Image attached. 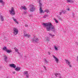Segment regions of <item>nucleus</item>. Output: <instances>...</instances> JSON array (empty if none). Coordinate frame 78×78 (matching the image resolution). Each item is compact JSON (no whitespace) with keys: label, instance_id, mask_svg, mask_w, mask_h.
Here are the masks:
<instances>
[{"label":"nucleus","instance_id":"nucleus-1","mask_svg":"<svg viewBox=\"0 0 78 78\" xmlns=\"http://www.w3.org/2000/svg\"><path fill=\"white\" fill-rule=\"evenodd\" d=\"M43 25L45 27H46V28L47 31H50V30H51L53 31L54 33L55 32V27L53 26V25L51 24V23H43Z\"/></svg>","mask_w":78,"mask_h":78},{"label":"nucleus","instance_id":"nucleus-2","mask_svg":"<svg viewBox=\"0 0 78 78\" xmlns=\"http://www.w3.org/2000/svg\"><path fill=\"white\" fill-rule=\"evenodd\" d=\"M10 12V14L11 15H15V12L14 10V8L12 7L11 9V10L9 11Z\"/></svg>","mask_w":78,"mask_h":78},{"label":"nucleus","instance_id":"nucleus-3","mask_svg":"<svg viewBox=\"0 0 78 78\" xmlns=\"http://www.w3.org/2000/svg\"><path fill=\"white\" fill-rule=\"evenodd\" d=\"M13 31H14V34H15V35H17V34H18V31L17 29L16 28H13Z\"/></svg>","mask_w":78,"mask_h":78},{"label":"nucleus","instance_id":"nucleus-4","mask_svg":"<svg viewBox=\"0 0 78 78\" xmlns=\"http://www.w3.org/2000/svg\"><path fill=\"white\" fill-rule=\"evenodd\" d=\"M35 36H34V39H33L32 41V42H36V43L37 42H38V41H39V39L37 38H35Z\"/></svg>","mask_w":78,"mask_h":78},{"label":"nucleus","instance_id":"nucleus-5","mask_svg":"<svg viewBox=\"0 0 78 78\" xmlns=\"http://www.w3.org/2000/svg\"><path fill=\"white\" fill-rule=\"evenodd\" d=\"M52 57L54 59H55V61L56 62V63H58V61H59V59L56 57L55 55H53Z\"/></svg>","mask_w":78,"mask_h":78},{"label":"nucleus","instance_id":"nucleus-6","mask_svg":"<svg viewBox=\"0 0 78 78\" xmlns=\"http://www.w3.org/2000/svg\"><path fill=\"white\" fill-rule=\"evenodd\" d=\"M23 74L24 75H26V77H27V78H28V77H29V75H28L27 71L24 72Z\"/></svg>","mask_w":78,"mask_h":78},{"label":"nucleus","instance_id":"nucleus-7","mask_svg":"<svg viewBox=\"0 0 78 78\" xmlns=\"http://www.w3.org/2000/svg\"><path fill=\"white\" fill-rule=\"evenodd\" d=\"M41 0H38L39 1V6L40 8L42 7V4L41 3Z\"/></svg>","mask_w":78,"mask_h":78},{"label":"nucleus","instance_id":"nucleus-8","mask_svg":"<svg viewBox=\"0 0 78 78\" xmlns=\"http://www.w3.org/2000/svg\"><path fill=\"white\" fill-rule=\"evenodd\" d=\"M10 66L11 67H13V68H14V69L16 68V66L14 65V64H11L10 65Z\"/></svg>","mask_w":78,"mask_h":78},{"label":"nucleus","instance_id":"nucleus-9","mask_svg":"<svg viewBox=\"0 0 78 78\" xmlns=\"http://www.w3.org/2000/svg\"><path fill=\"white\" fill-rule=\"evenodd\" d=\"M3 50H5V51H6V52H7V53H10L11 52V51L8 50L7 49H3Z\"/></svg>","mask_w":78,"mask_h":78},{"label":"nucleus","instance_id":"nucleus-10","mask_svg":"<svg viewBox=\"0 0 78 78\" xmlns=\"http://www.w3.org/2000/svg\"><path fill=\"white\" fill-rule=\"evenodd\" d=\"M66 61V63L68 65H69L70 64V62L68 60L65 59Z\"/></svg>","mask_w":78,"mask_h":78},{"label":"nucleus","instance_id":"nucleus-11","mask_svg":"<svg viewBox=\"0 0 78 78\" xmlns=\"http://www.w3.org/2000/svg\"><path fill=\"white\" fill-rule=\"evenodd\" d=\"M35 9V8H34V7H31V8L30 9V12H33V11Z\"/></svg>","mask_w":78,"mask_h":78},{"label":"nucleus","instance_id":"nucleus-12","mask_svg":"<svg viewBox=\"0 0 78 78\" xmlns=\"http://www.w3.org/2000/svg\"><path fill=\"white\" fill-rule=\"evenodd\" d=\"M24 37H27L29 38V37H30V35L27 34H24Z\"/></svg>","mask_w":78,"mask_h":78},{"label":"nucleus","instance_id":"nucleus-13","mask_svg":"<svg viewBox=\"0 0 78 78\" xmlns=\"http://www.w3.org/2000/svg\"><path fill=\"white\" fill-rule=\"evenodd\" d=\"M20 70V68L19 67H17L15 69V70L16 71H19Z\"/></svg>","mask_w":78,"mask_h":78},{"label":"nucleus","instance_id":"nucleus-14","mask_svg":"<svg viewBox=\"0 0 78 78\" xmlns=\"http://www.w3.org/2000/svg\"><path fill=\"white\" fill-rule=\"evenodd\" d=\"M0 18L1 19V20L2 22H3L4 20V18H3V17L2 16L0 15Z\"/></svg>","mask_w":78,"mask_h":78},{"label":"nucleus","instance_id":"nucleus-15","mask_svg":"<svg viewBox=\"0 0 78 78\" xmlns=\"http://www.w3.org/2000/svg\"><path fill=\"white\" fill-rule=\"evenodd\" d=\"M46 41L47 42H49L50 41V38L47 37V38H46Z\"/></svg>","mask_w":78,"mask_h":78},{"label":"nucleus","instance_id":"nucleus-16","mask_svg":"<svg viewBox=\"0 0 78 78\" xmlns=\"http://www.w3.org/2000/svg\"><path fill=\"white\" fill-rule=\"evenodd\" d=\"M15 51L16 53H17L18 54L20 55V53H19V50L18 49H15Z\"/></svg>","mask_w":78,"mask_h":78},{"label":"nucleus","instance_id":"nucleus-17","mask_svg":"<svg viewBox=\"0 0 78 78\" xmlns=\"http://www.w3.org/2000/svg\"><path fill=\"white\" fill-rule=\"evenodd\" d=\"M40 13H44V12H43V10L42 9V8H40Z\"/></svg>","mask_w":78,"mask_h":78},{"label":"nucleus","instance_id":"nucleus-18","mask_svg":"<svg viewBox=\"0 0 78 78\" xmlns=\"http://www.w3.org/2000/svg\"><path fill=\"white\" fill-rule=\"evenodd\" d=\"M0 3H2V5L3 6V5H4V2L3 1V0H0Z\"/></svg>","mask_w":78,"mask_h":78},{"label":"nucleus","instance_id":"nucleus-19","mask_svg":"<svg viewBox=\"0 0 78 78\" xmlns=\"http://www.w3.org/2000/svg\"><path fill=\"white\" fill-rule=\"evenodd\" d=\"M7 60V57L6 55H5L4 61H5L6 62Z\"/></svg>","mask_w":78,"mask_h":78},{"label":"nucleus","instance_id":"nucleus-20","mask_svg":"<svg viewBox=\"0 0 78 78\" xmlns=\"http://www.w3.org/2000/svg\"><path fill=\"white\" fill-rule=\"evenodd\" d=\"M60 74L59 73H56L55 74V76H60Z\"/></svg>","mask_w":78,"mask_h":78},{"label":"nucleus","instance_id":"nucleus-21","mask_svg":"<svg viewBox=\"0 0 78 78\" xmlns=\"http://www.w3.org/2000/svg\"><path fill=\"white\" fill-rule=\"evenodd\" d=\"M67 2H68V3H70V2H71V3H73V1H71L70 0H67Z\"/></svg>","mask_w":78,"mask_h":78},{"label":"nucleus","instance_id":"nucleus-22","mask_svg":"<svg viewBox=\"0 0 78 78\" xmlns=\"http://www.w3.org/2000/svg\"><path fill=\"white\" fill-rule=\"evenodd\" d=\"M21 8H22L23 9H24V10H26V9H27L25 7V6L24 7L22 6Z\"/></svg>","mask_w":78,"mask_h":78},{"label":"nucleus","instance_id":"nucleus-23","mask_svg":"<svg viewBox=\"0 0 78 78\" xmlns=\"http://www.w3.org/2000/svg\"><path fill=\"white\" fill-rule=\"evenodd\" d=\"M57 17L58 18V19H59V20H62V18H61V17H60L59 16H57Z\"/></svg>","mask_w":78,"mask_h":78},{"label":"nucleus","instance_id":"nucleus-24","mask_svg":"<svg viewBox=\"0 0 78 78\" xmlns=\"http://www.w3.org/2000/svg\"><path fill=\"white\" fill-rule=\"evenodd\" d=\"M44 12H46L47 13H48V12H49V10L46 9L44 11Z\"/></svg>","mask_w":78,"mask_h":78},{"label":"nucleus","instance_id":"nucleus-25","mask_svg":"<svg viewBox=\"0 0 78 78\" xmlns=\"http://www.w3.org/2000/svg\"><path fill=\"white\" fill-rule=\"evenodd\" d=\"M49 34L50 36H51V37H52V36H55V35H52L51 34Z\"/></svg>","mask_w":78,"mask_h":78},{"label":"nucleus","instance_id":"nucleus-26","mask_svg":"<svg viewBox=\"0 0 78 78\" xmlns=\"http://www.w3.org/2000/svg\"><path fill=\"white\" fill-rule=\"evenodd\" d=\"M48 16L47 15H44L43 17H44V18H46V17H48Z\"/></svg>","mask_w":78,"mask_h":78},{"label":"nucleus","instance_id":"nucleus-27","mask_svg":"<svg viewBox=\"0 0 78 78\" xmlns=\"http://www.w3.org/2000/svg\"><path fill=\"white\" fill-rule=\"evenodd\" d=\"M55 20V22L56 23H58V21L55 19H54Z\"/></svg>","mask_w":78,"mask_h":78},{"label":"nucleus","instance_id":"nucleus-28","mask_svg":"<svg viewBox=\"0 0 78 78\" xmlns=\"http://www.w3.org/2000/svg\"><path fill=\"white\" fill-rule=\"evenodd\" d=\"M62 12L63 13V14H65V13L66 12V11L64 10H62Z\"/></svg>","mask_w":78,"mask_h":78},{"label":"nucleus","instance_id":"nucleus-29","mask_svg":"<svg viewBox=\"0 0 78 78\" xmlns=\"http://www.w3.org/2000/svg\"><path fill=\"white\" fill-rule=\"evenodd\" d=\"M44 62H45V63L47 64V63H48V61H47V60H46V59H45L44 60Z\"/></svg>","mask_w":78,"mask_h":78},{"label":"nucleus","instance_id":"nucleus-30","mask_svg":"<svg viewBox=\"0 0 78 78\" xmlns=\"http://www.w3.org/2000/svg\"><path fill=\"white\" fill-rule=\"evenodd\" d=\"M2 49H7L6 47H4V48H3Z\"/></svg>","mask_w":78,"mask_h":78},{"label":"nucleus","instance_id":"nucleus-31","mask_svg":"<svg viewBox=\"0 0 78 78\" xmlns=\"http://www.w3.org/2000/svg\"><path fill=\"white\" fill-rule=\"evenodd\" d=\"M54 48L55 49H58V48H57V47H56V46H54Z\"/></svg>","mask_w":78,"mask_h":78},{"label":"nucleus","instance_id":"nucleus-32","mask_svg":"<svg viewBox=\"0 0 78 78\" xmlns=\"http://www.w3.org/2000/svg\"><path fill=\"white\" fill-rule=\"evenodd\" d=\"M13 18V20L14 21V22H16V19H15L14 17Z\"/></svg>","mask_w":78,"mask_h":78},{"label":"nucleus","instance_id":"nucleus-33","mask_svg":"<svg viewBox=\"0 0 78 78\" xmlns=\"http://www.w3.org/2000/svg\"><path fill=\"white\" fill-rule=\"evenodd\" d=\"M43 67L44 69L46 70H47V69H46V68L45 67V66H43Z\"/></svg>","mask_w":78,"mask_h":78},{"label":"nucleus","instance_id":"nucleus-34","mask_svg":"<svg viewBox=\"0 0 78 78\" xmlns=\"http://www.w3.org/2000/svg\"><path fill=\"white\" fill-rule=\"evenodd\" d=\"M16 23H17V24H18V23H19V22H18V21H15Z\"/></svg>","mask_w":78,"mask_h":78},{"label":"nucleus","instance_id":"nucleus-35","mask_svg":"<svg viewBox=\"0 0 78 78\" xmlns=\"http://www.w3.org/2000/svg\"><path fill=\"white\" fill-rule=\"evenodd\" d=\"M27 12H24V14H27Z\"/></svg>","mask_w":78,"mask_h":78},{"label":"nucleus","instance_id":"nucleus-36","mask_svg":"<svg viewBox=\"0 0 78 78\" xmlns=\"http://www.w3.org/2000/svg\"><path fill=\"white\" fill-rule=\"evenodd\" d=\"M28 26V25L27 24H26V25H25V27H27Z\"/></svg>","mask_w":78,"mask_h":78},{"label":"nucleus","instance_id":"nucleus-37","mask_svg":"<svg viewBox=\"0 0 78 78\" xmlns=\"http://www.w3.org/2000/svg\"><path fill=\"white\" fill-rule=\"evenodd\" d=\"M48 55H51V53H50V52H48Z\"/></svg>","mask_w":78,"mask_h":78},{"label":"nucleus","instance_id":"nucleus-38","mask_svg":"<svg viewBox=\"0 0 78 78\" xmlns=\"http://www.w3.org/2000/svg\"><path fill=\"white\" fill-rule=\"evenodd\" d=\"M68 66H69L70 67H72V66L71 65L69 64V65H68Z\"/></svg>","mask_w":78,"mask_h":78},{"label":"nucleus","instance_id":"nucleus-39","mask_svg":"<svg viewBox=\"0 0 78 78\" xmlns=\"http://www.w3.org/2000/svg\"><path fill=\"white\" fill-rule=\"evenodd\" d=\"M12 73H13V74H15V73H16V72H12Z\"/></svg>","mask_w":78,"mask_h":78},{"label":"nucleus","instance_id":"nucleus-40","mask_svg":"<svg viewBox=\"0 0 78 78\" xmlns=\"http://www.w3.org/2000/svg\"><path fill=\"white\" fill-rule=\"evenodd\" d=\"M62 12H60L59 13H60V15H61V14H62Z\"/></svg>","mask_w":78,"mask_h":78},{"label":"nucleus","instance_id":"nucleus-41","mask_svg":"<svg viewBox=\"0 0 78 78\" xmlns=\"http://www.w3.org/2000/svg\"><path fill=\"white\" fill-rule=\"evenodd\" d=\"M74 13H73L72 14V16H73H73H74Z\"/></svg>","mask_w":78,"mask_h":78},{"label":"nucleus","instance_id":"nucleus-42","mask_svg":"<svg viewBox=\"0 0 78 78\" xmlns=\"http://www.w3.org/2000/svg\"><path fill=\"white\" fill-rule=\"evenodd\" d=\"M67 10H68V11H69L70 10V9H68Z\"/></svg>","mask_w":78,"mask_h":78},{"label":"nucleus","instance_id":"nucleus-43","mask_svg":"<svg viewBox=\"0 0 78 78\" xmlns=\"http://www.w3.org/2000/svg\"><path fill=\"white\" fill-rule=\"evenodd\" d=\"M38 49H40V48H40V47H38Z\"/></svg>","mask_w":78,"mask_h":78},{"label":"nucleus","instance_id":"nucleus-44","mask_svg":"<svg viewBox=\"0 0 78 78\" xmlns=\"http://www.w3.org/2000/svg\"><path fill=\"white\" fill-rule=\"evenodd\" d=\"M14 49H17V48H16V47H15L14 48Z\"/></svg>","mask_w":78,"mask_h":78},{"label":"nucleus","instance_id":"nucleus-45","mask_svg":"<svg viewBox=\"0 0 78 78\" xmlns=\"http://www.w3.org/2000/svg\"><path fill=\"white\" fill-rule=\"evenodd\" d=\"M77 61H78V56L77 57Z\"/></svg>","mask_w":78,"mask_h":78},{"label":"nucleus","instance_id":"nucleus-46","mask_svg":"<svg viewBox=\"0 0 78 78\" xmlns=\"http://www.w3.org/2000/svg\"><path fill=\"white\" fill-rule=\"evenodd\" d=\"M55 50L56 51L57 50H58V49H55Z\"/></svg>","mask_w":78,"mask_h":78},{"label":"nucleus","instance_id":"nucleus-47","mask_svg":"<svg viewBox=\"0 0 78 78\" xmlns=\"http://www.w3.org/2000/svg\"><path fill=\"white\" fill-rule=\"evenodd\" d=\"M60 78H61V77H60Z\"/></svg>","mask_w":78,"mask_h":78}]
</instances>
